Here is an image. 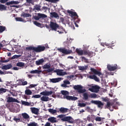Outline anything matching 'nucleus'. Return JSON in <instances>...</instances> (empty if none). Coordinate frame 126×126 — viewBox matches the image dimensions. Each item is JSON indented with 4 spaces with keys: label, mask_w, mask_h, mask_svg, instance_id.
<instances>
[{
    "label": "nucleus",
    "mask_w": 126,
    "mask_h": 126,
    "mask_svg": "<svg viewBox=\"0 0 126 126\" xmlns=\"http://www.w3.org/2000/svg\"><path fill=\"white\" fill-rule=\"evenodd\" d=\"M57 119H59L57 120V118L54 117H50L48 119V121L51 123V124H54L55 123H58V121H61L62 122H67L69 124H73L74 123V120L71 116H65V115L61 114L57 116Z\"/></svg>",
    "instance_id": "1"
},
{
    "label": "nucleus",
    "mask_w": 126,
    "mask_h": 126,
    "mask_svg": "<svg viewBox=\"0 0 126 126\" xmlns=\"http://www.w3.org/2000/svg\"><path fill=\"white\" fill-rule=\"evenodd\" d=\"M46 49V47L42 45H38L37 47L30 46L26 47V51H33L35 53H41L44 52Z\"/></svg>",
    "instance_id": "2"
},
{
    "label": "nucleus",
    "mask_w": 126,
    "mask_h": 126,
    "mask_svg": "<svg viewBox=\"0 0 126 126\" xmlns=\"http://www.w3.org/2000/svg\"><path fill=\"white\" fill-rule=\"evenodd\" d=\"M61 93L63 95H64L63 98V99H66L67 100L70 101H76L78 99L77 97L72 96L70 95H67L68 92L66 91H62Z\"/></svg>",
    "instance_id": "3"
},
{
    "label": "nucleus",
    "mask_w": 126,
    "mask_h": 126,
    "mask_svg": "<svg viewBox=\"0 0 126 126\" xmlns=\"http://www.w3.org/2000/svg\"><path fill=\"white\" fill-rule=\"evenodd\" d=\"M49 26L50 27V29L52 31H57L58 29L60 28V25L57 23V22H54L51 21L50 24L49 25Z\"/></svg>",
    "instance_id": "4"
},
{
    "label": "nucleus",
    "mask_w": 126,
    "mask_h": 126,
    "mask_svg": "<svg viewBox=\"0 0 126 126\" xmlns=\"http://www.w3.org/2000/svg\"><path fill=\"white\" fill-rule=\"evenodd\" d=\"M105 108H106L107 109H109L110 111L113 112V111H114V109H115L116 110L118 109V106H117V105H116L115 106L114 105H113V104H112V103L108 101L107 102Z\"/></svg>",
    "instance_id": "5"
},
{
    "label": "nucleus",
    "mask_w": 126,
    "mask_h": 126,
    "mask_svg": "<svg viewBox=\"0 0 126 126\" xmlns=\"http://www.w3.org/2000/svg\"><path fill=\"white\" fill-rule=\"evenodd\" d=\"M47 15L45 14H42L40 13H37V16H33V18L35 20H40V19H44L46 18Z\"/></svg>",
    "instance_id": "6"
},
{
    "label": "nucleus",
    "mask_w": 126,
    "mask_h": 126,
    "mask_svg": "<svg viewBox=\"0 0 126 126\" xmlns=\"http://www.w3.org/2000/svg\"><path fill=\"white\" fill-rule=\"evenodd\" d=\"M58 51L64 55H70V54L72 53V51H71V50H67V49H65V48H59Z\"/></svg>",
    "instance_id": "7"
},
{
    "label": "nucleus",
    "mask_w": 126,
    "mask_h": 126,
    "mask_svg": "<svg viewBox=\"0 0 126 126\" xmlns=\"http://www.w3.org/2000/svg\"><path fill=\"white\" fill-rule=\"evenodd\" d=\"M92 104H94L95 105H97L98 108H102L104 106V104L100 100H93L91 101Z\"/></svg>",
    "instance_id": "8"
},
{
    "label": "nucleus",
    "mask_w": 126,
    "mask_h": 126,
    "mask_svg": "<svg viewBox=\"0 0 126 126\" xmlns=\"http://www.w3.org/2000/svg\"><path fill=\"white\" fill-rule=\"evenodd\" d=\"M74 89L75 90H77L78 93H84L86 90L82 89L81 86L77 85L74 87Z\"/></svg>",
    "instance_id": "9"
},
{
    "label": "nucleus",
    "mask_w": 126,
    "mask_h": 126,
    "mask_svg": "<svg viewBox=\"0 0 126 126\" xmlns=\"http://www.w3.org/2000/svg\"><path fill=\"white\" fill-rule=\"evenodd\" d=\"M63 69H57L55 70V72L57 73V75H60V76H63V75H66L67 74L66 72H63Z\"/></svg>",
    "instance_id": "10"
},
{
    "label": "nucleus",
    "mask_w": 126,
    "mask_h": 126,
    "mask_svg": "<svg viewBox=\"0 0 126 126\" xmlns=\"http://www.w3.org/2000/svg\"><path fill=\"white\" fill-rule=\"evenodd\" d=\"M7 103H13L15 102H16V103H19V101L17 100V99L10 96L7 98Z\"/></svg>",
    "instance_id": "11"
},
{
    "label": "nucleus",
    "mask_w": 126,
    "mask_h": 126,
    "mask_svg": "<svg viewBox=\"0 0 126 126\" xmlns=\"http://www.w3.org/2000/svg\"><path fill=\"white\" fill-rule=\"evenodd\" d=\"M107 69L109 71H114V70L118 69V65L117 64H115L114 66L107 65Z\"/></svg>",
    "instance_id": "12"
},
{
    "label": "nucleus",
    "mask_w": 126,
    "mask_h": 126,
    "mask_svg": "<svg viewBox=\"0 0 126 126\" xmlns=\"http://www.w3.org/2000/svg\"><path fill=\"white\" fill-rule=\"evenodd\" d=\"M99 89H100V88L97 86H93L91 88L89 89L90 91H91V92H94L95 93H97V92H99Z\"/></svg>",
    "instance_id": "13"
},
{
    "label": "nucleus",
    "mask_w": 126,
    "mask_h": 126,
    "mask_svg": "<svg viewBox=\"0 0 126 126\" xmlns=\"http://www.w3.org/2000/svg\"><path fill=\"white\" fill-rule=\"evenodd\" d=\"M67 111H68V109L64 107L58 109V113H60L61 114H65V113H67Z\"/></svg>",
    "instance_id": "14"
},
{
    "label": "nucleus",
    "mask_w": 126,
    "mask_h": 126,
    "mask_svg": "<svg viewBox=\"0 0 126 126\" xmlns=\"http://www.w3.org/2000/svg\"><path fill=\"white\" fill-rule=\"evenodd\" d=\"M50 17L51 18H56L57 19H59L60 18V16L59 14L56 12H52L50 13Z\"/></svg>",
    "instance_id": "15"
},
{
    "label": "nucleus",
    "mask_w": 126,
    "mask_h": 126,
    "mask_svg": "<svg viewBox=\"0 0 126 126\" xmlns=\"http://www.w3.org/2000/svg\"><path fill=\"white\" fill-rule=\"evenodd\" d=\"M31 110L32 114H34V115H39V109L36 107H32L31 108Z\"/></svg>",
    "instance_id": "16"
},
{
    "label": "nucleus",
    "mask_w": 126,
    "mask_h": 126,
    "mask_svg": "<svg viewBox=\"0 0 126 126\" xmlns=\"http://www.w3.org/2000/svg\"><path fill=\"white\" fill-rule=\"evenodd\" d=\"M91 71L94 73V74H95L96 75H98V76H101V75H102V73L101 72L96 70L95 69H94L93 68H91Z\"/></svg>",
    "instance_id": "17"
},
{
    "label": "nucleus",
    "mask_w": 126,
    "mask_h": 126,
    "mask_svg": "<svg viewBox=\"0 0 126 126\" xmlns=\"http://www.w3.org/2000/svg\"><path fill=\"white\" fill-rule=\"evenodd\" d=\"M11 67H12V65L10 63L7 65H3L1 67V69L4 70H7V69H10Z\"/></svg>",
    "instance_id": "18"
},
{
    "label": "nucleus",
    "mask_w": 126,
    "mask_h": 126,
    "mask_svg": "<svg viewBox=\"0 0 126 126\" xmlns=\"http://www.w3.org/2000/svg\"><path fill=\"white\" fill-rule=\"evenodd\" d=\"M61 80H62V78L50 79V82H52V83L60 82Z\"/></svg>",
    "instance_id": "19"
},
{
    "label": "nucleus",
    "mask_w": 126,
    "mask_h": 126,
    "mask_svg": "<svg viewBox=\"0 0 126 126\" xmlns=\"http://www.w3.org/2000/svg\"><path fill=\"white\" fill-rule=\"evenodd\" d=\"M44 62L45 60H44V59L42 58L35 61V63L36 65H41V64H43V63H44Z\"/></svg>",
    "instance_id": "20"
},
{
    "label": "nucleus",
    "mask_w": 126,
    "mask_h": 126,
    "mask_svg": "<svg viewBox=\"0 0 126 126\" xmlns=\"http://www.w3.org/2000/svg\"><path fill=\"white\" fill-rule=\"evenodd\" d=\"M67 12L68 13H69L70 14H71V16L72 17H74V16H76V17L77 18V19H78V15H77V13H76V12H73L70 10H68Z\"/></svg>",
    "instance_id": "21"
},
{
    "label": "nucleus",
    "mask_w": 126,
    "mask_h": 126,
    "mask_svg": "<svg viewBox=\"0 0 126 126\" xmlns=\"http://www.w3.org/2000/svg\"><path fill=\"white\" fill-rule=\"evenodd\" d=\"M89 78H90V79H94V80H95L96 82H99V81H100L99 78L95 75H90Z\"/></svg>",
    "instance_id": "22"
},
{
    "label": "nucleus",
    "mask_w": 126,
    "mask_h": 126,
    "mask_svg": "<svg viewBox=\"0 0 126 126\" xmlns=\"http://www.w3.org/2000/svg\"><path fill=\"white\" fill-rule=\"evenodd\" d=\"M19 2L18 1H11L9 2H7L6 4V5H10V4H18Z\"/></svg>",
    "instance_id": "23"
},
{
    "label": "nucleus",
    "mask_w": 126,
    "mask_h": 126,
    "mask_svg": "<svg viewBox=\"0 0 126 126\" xmlns=\"http://www.w3.org/2000/svg\"><path fill=\"white\" fill-rule=\"evenodd\" d=\"M76 52L78 54V56H83V50L77 48L76 49Z\"/></svg>",
    "instance_id": "24"
},
{
    "label": "nucleus",
    "mask_w": 126,
    "mask_h": 126,
    "mask_svg": "<svg viewBox=\"0 0 126 126\" xmlns=\"http://www.w3.org/2000/svg\"><path fill=\"white\" fill-rule=\"evenodd\" d=\"M21 16L22 17H24V18H25V17H31L30 14L26 13H22V14L21 15Z\"/></svg>",
    "instance_id": "25"
},
{
    "label": "nucleus",
    "mask_w": 126,
    "mask_h": 126,
    "mask_svg": "<svg viewBox=\"0 0 126 126\" xmlns=\"http://www.w3.org/2000/svg\"><path fill=\"white\" fill-rule=\"evenodd\" d=\"M83 100H88V98H89V96L88 95V93H84L83 94Z\"/></svg>",
    "instance_id": "26"
},
{
    "label": "nucleus",
    "mask_w": 126,
    "mask_h": 126,
    "mask_svg": "<svg viewBox=\"0 0 126 126\" xmlns=\"http://www.w3.org/2000/svg\"><path fill=\"white\" fill-rule=\"evenodd\" d=\"M22 116L23 118L24 119H25L26 120H27V119H29V118H30L29 115L26 113H22Z\"/></svg>",
    "instance_id": "27"
},
{
    "label": "nucleus",
    "mask_w": 126,
    "mask_h": 126,
    "mask_svg": "<svg viewBox=\"0 0 126 126\" xmlns=\"http://www.w3.org/2000/svg\"><path fill=\"white\" fill-rule=\"evenodd\" d=\"M6 9V6L0 4V10L1 11H3Z\"/></svg>",
    "instance_id": "28"
},
{
    "label": "nucleus",
    "mask_w": 126,
    "mask_h": 126,
    "mask_svg": "<svg viewBox=\"0 0 126 126\" xmlns=\"http://www.w3.org/2000/svg\"><path fill=\"white\" fill-rule=\"evenodd\" d=\"M88 67V66H79L78 68L79 70H85L87 69V68Z\"/></svg>",
    "instance_id": "29"
},
{
    "label": "nucleus",
    "mask_w": 126,
    "mask_h": 126,
    "mask_svg": "<svg viewBox=\"0 0 126 126\" xmlns=\"http://www.w3.org/2000/svg\"><path fill=\"white\" fill-rule=\"evenodd\" d=\"M25 65V64L23 62H19L16 64V66H19V67H23Z\"/></svg>",
    "instance_id": "30"
},
{
    "label": "nucleus",
    "mask_w": 126,
    "mask_h": 126,
    "mask_svg": "<svg viewBox=\"0 0 126 126\" xmlns=\"http://www.w3.org/2000/svg\"><path fill=\"white\" fill-rule=\"evenodd\" d=\"M51 68V64L50 63L45 64L43 66V69H47L48 68Z\"/></svg>",
    "instance_id": "31"
},
{
    "label": "nucleus",
    "mask_w": 126,
    "mask_h": 126,
    "mask_svg": "<svg viewBox=\"0 0 126 126\" xmlns=\"http://www.w3.org/2000/svg\"><path fill=\"white\" fill-rule=\"evenodd\" d=\"M42 71L39 70H32L30 72L31 73L34 74V73H37V74H40L41 73Z\"/></svg>",
    "instance_id": "32"
},
{
    "label": "nucleus",
    "mask_w": 126,
    "mask_h": 126,
    "mask_svg": "<svg viewBox=\"0 0 126 126\" xmlns=\"http://www.w3.org/2000/svg\"><path fill=\"white\" fill-rule=\"evenodd\" d=\"M26 95H32V91L29 89L26 90L25 91Z\"/></svg>",
    "instance_id": "33"
},
{
    "label": "nucleus",
    "mask_w": 126,
    "mask_h": 126,
    "mask_svg": "<svg viewBox=\"0 0 126 126\" xmlns=\"http://www.w3.org/2000/svg\"><path fill=\"white\" fill-rule=\"evenodd\" d=\"M6 30V27L2 26H0V33H2L4 31Z\"/></svg>",
    "instance_id": "34"
},
{
    "label": "nucleus",
    "mask_w": 126,
    "mask_h": 126,
    "mask_svg": "<svg viewBox=\"0 0 126 126\" xmlns=\"http://www.w3.org/2000/svg\"><path fill=\"white\" fill-rule=\"evenodd\" d=\"M33 24L35 25L36 26H37V27H42V24L38 23V22L34 21H33Z\"/></svg>",
    "instance_id": "35"
},
{
    "label": "nucleus",
    "mask_w": 126,
    "mask_h": 126,
    "mask_svg": "<svg viewBox=\"0 0 126 126\" xmlns=\"http://www.w3.org/2000/svg\"><path fill=\"white\" fill-rule=\"evenodd\" d=\"M41 101H43V102H47L49 101V97L46 96H42L41 97Z\"/></svg>",
    "instance_id": "36"
},
{
    "label": "nucleus",
    "mask_w": 126,
    "mask_h": 126,
    "mask_svg": "<svg viewBox=\"0 0 126 126\" xmlns=\"http://www.w3.org/2000/svg\"><path fill=\"white\" fill-rule=\"evenodd\" d=\"M34 9L35 10H39L40 11L41 10V6H40L38 4H36L34 6Z\"/></svg>",
    "instance_id": "37"
},
{
    "label": "nucleus",
    "mask_w": 126,
    "mask_h": 126,
    "mask_svg": "<svg viewBox=\"0 0 126 126\" xmlns=\"http://www.w3.org/2000/svg\"><path fill=\"white\" fill-rule=\"evenodd\" d=\"M22 105H24L25 106H30V103L27 101L22 100Z\"/></svg>",
    "instance_id": "38"
},
{
    "label": "nucleus",
    "mask_w": 126,
    "mask_h": 126,
    "mask_svg": "<svg viewBox=\"0 0 126 126\" xmlns=\"http://www.w3.org/2000/svg\"><path fill=\"white\" fill-rule=\"evenodd\" d=\"M15 20L16 21H19L20 22H23L24 21L23 19L21 17H16L15 18Z\"/></svg>",
    "instance_id": "39"
},
{
    "label": "nucleus",
    "mask_w": 126,
    "mask_h": 126,
    "mask_svg": "<svg viewBox=\"0 0 126 126\" xmlns=\"http://www.w3.org/2000/svg\"><path fill=\"white\" fill-rule=\"evenodd\" d=\"M95 121H96V122H101L102 121V118L97 116L95 118Z\"/></svg>",
    "instance_id": "40"
},
{
    "label": "nucleus",
    "mask_w": 126,
    "mask_h": 126,
    "mask_svg": "<svg viewBox=\"0 0 126 126\" xmlns=\"http://www.w3.org/2000/svg\"><path fill=\"white\" fill-rule=\"evenodd\" d=\"M78 106L81 108H83V107H85V106H86V104L84 103H79Z\"/></svg>",
    "instance_id": "41"
},
{
    "label": "nucleus",
    "mask_w": 126,
    "mask_h": 126,
    "mask_svg": "<svg viewBox=\"0 0 126 126\" xmlns=\"http://www.w3.org/2000/svg\"><path fill=\"white\" fill-rule=\"evenodd\" d=\"M45 71L46 72H52V71H54V68H47V69Z\"/></svg>",
    "instance_id": "42"
},
{
    "label": "nucleus",
    "mask_w": 126,
    "mask_h": 126,
    "mask_svg": "<svg viewBox=\"0 0 126 126\" xmlns=\"http://www.w3.org/2000/svg\"><path fill=\"white\" fill-rule=\"evenodd\" d=\"M9 92L10 94L12 95V96H16V95H15V91H14V90H12L11 91H10Z\"/></svg>",
    "instance_id": "43"
},
{
    "label": "nucleus",
    "mask_w": 126,
    "mask_h": 126,
    "mask_svg": "<svg viewBox=\"0 0 126 126\" xmlns=\"http://www.w3.org/2000/svg\"><path fill=\"white\" fill-rule=\"evenodd\" d=\"M6 92V89L4 88L0 89V93H5Z\"/></svg>",
    "instance_id": "44"
},
{
    "label": "nucleus",
    "mask_w": 126,
    "mask_h": 126,
    "mask_svg": "<svg viewBox=\"0 0 126 126\" xmlns=\"http://www.w3.org/2000/svg\"><path fill=\"white\" fill-rule=\"evenodd\" d=\"M28 126H37V123L32 122L28 124Z\"/></svg>",
    "instance_id": "45"
},
{
    "label": "nucleus",
    "mask_w": 126,
    "mask_h": 126,
    "mask_svg": "<svg viewBox=\"0 0 126 126\" xmlns=\"http://www.w3.org/2000/svg\"><path fill=\"white\" fill-rule=\"evenodd\" d=\"M46 1H48L49 2H57V1H59V0H45Z\"/></svg>",
    "instance_id": "46"
},
{
    "label": "nucleus",
    "mask_w": 126,
    "mask_h": 126,
    "mask_svg": "<svg viewBox=\"0 0 126 126\" xmlns=\"http://www.w3.org/2000/svg\"><path fill=\"white\" fill-rule=\"evenodd\" d=\"M101 99L103 102H107V103L109 102V99H108L107 97H102Z\"/></svg>",
    "instance_id": "47"
},
{
    "label": "nucleus",
    "mask_w": 126,
    "mask_h": 126,
    "mask_svg": "<svg viewBox=\"0 0 126 126\" xmlns=\"http://www.w3.org/2000/svg\"><path fill=\"white\" fill-rule=\"evenodd\" d=\"M26 2H27V3H31L32 4H33V3H34V0H26Z\"/></svg>",
    "instance_id": "48"
},
{
    "label": "nucleus",
    "mask_w": 126,
    "mask_h": 126,
    "mask_svg": "<svg viewBox=\"0 0 126 126\" xmlns=\"http://www.w3.org/2000/svg\"><path fill=\"white\" fill-rule=\"evenodd\" d=\"M91 98H97V94H91Z\"/></svg>",
    "instance_id": "49"
},
{
    "label": "nucleus",
    "mask_w": 126,
    "mask_h": 126,
    "mask_svg": "<svg viewBox=\"0 0 126 126\" xmlns=\"http://www.w3.org/2000/svg\"><path fill=\"white\" fill-rule=\"evenodd\" d=\"M88 56H89V57H92V56H93V52L88 51Z\"/></svg>",
    "instance_id": "50"
},
{
    "label": "nucleus",
    "mask_w": 126,
    "mask_h": 126,
    "mask_svg": "<svg viewBox=\"0 0 126 126\" xmlns=\"http://www.w3.org/2000/svg\"><path fill=\"white\" fill-rule=\"evenodd\" d=\"M23 81V80H21V82H22V85H23V86H24L25 85H27V81H25L24 82H22Z\"/></svg>",
    "instance_id": "51"
},
{
    "label": "nucleus",
    "mask_w": 126,
    "mask_h": 126,
    "mask_svg": "<svg viewBox=\"0 0 126 126\" xmlns=\"http://www.w3.org/2000/svg\"><path fill=\"white\" fill-rule=\"evenodd\" d=\"M17 58H19V55H15L12 57L10 60H14V59H17Z\"/></svg>",
    "instance_id": "52"
},
{
    "label": "nucleus",
    "mask_w": 126,
    "mask_h": 126,
    "mask_svg": "<svg viewBox=\"0 0 126 126\" xmlns=\"http://www.w3.org/2000/svg\"><path fill=\"white\" fill-rule=\"evenodd\" d=\"M81 59L83 61H85V63H88V59H87V58H85V57H82Z\"/></svg>",
    "instance_id": "53"
},
{
    "label": "nucleus",
    "mask_w": 126,
    "mask_h": 126,
    "mask_svg": "<svg viewBox=\"0 0 126 126\" xmlns=\"http://www.w3.org/2000/svg\"><path fill=\"white\" fill-rule=\"evenodd\" d=\"M47 96H50L53 94V91H50V92H46Z\"/></svg>",
    "instance_id": "54"
},
{
    "label": "nucleus",
    "mask_w": 126,
    "mask_h": 126,
    "mask_svg": "<svg viewBox=\"0 0 126 126\" xmlns=\"http://www.w3.org/2000/svg\"><path fill=\"white\" fill-rule=\"evenodd\" d=\"M41 95L40 94H35L32 96V98H40Z\"/></svg>",
    "instance_id": "55"
},
{
    "label": "nucleus",
    "mask_w": 126,
    "mask_h": 126,
    "mask_svg": "<svg viewBox=\"0 0 126 126\" xmlns=\"http://www.w3.org/2000/svg\"><path fill=\"white\" fill-rule=\"evenodd\" d=\"M101 46H102L103 47H104V45H105V46H107L108 47V46H110V45H111V44H108V43H107L105 42V43H101Z\"/></svg>",
    "instance_id": "56"
},
{
    "label": "nucleus",
    "mask_w": 126,
    "mask_h": 126,
    "mask_svg": "<svg viewBox=\"0 0 126 126\" xmlns=\"http://www.w3.org/2000/svg\"><path fill=\"white\" fill-rule=\"evenodd\" d=\"M40 95H43V96H47V91L42 92L40 93Z\"/></svg>",
    "instance_id": "57"
},
{
    "label": "nucleus",
    "mask_w": 126,
    "mask_h": 126,
    "mask_svg": "<svg viewBox=\"0 0 126 126\" xmlns=\"http://www.w3.org/2000/svg\"><path fill=\"white\" fill-rule=\"evenodd\" d=\"M63 83L66 84V85H67V84H70V82L68 80H64L63 81Z\"/></svg>",
    "instance_id": "58"
},
{
    "label": "nucleus",
    "mask_w": 126,
    "mask_h": 126,
    "mask_svg": "<svg viewBox=\"0 0 126 126\" xmlns=\"http://www.w3.org/2000/svg\"><path fill=\"white\" fill-rule=\"evenodd\" d=\"M10 61V59L6 60H1V63H8Z\"/></svg>",
    "instance_id": "59"
},
{
    "label": "nucleus",
    "mask_w": 126,
    "mask_h": 126,
    "mask_svg": "<svg viewBox=\"0 0 126 126\" xmlns=\"http://www.w3.org/2000/svg\"><path fill=\"white\" fill-rule=\"evenodd\" d=\"M37 86V85L31 84L30 86H29V88H34V87Z\"/></svg>",
    "instance_id": "60"
},
{
    "label": "nucleus",
    "mask_w": 126,
    "mask_h": 126,
    "mask_svg": "<svg viewBox=\"0 0 126 126\" xmlns=\"http://www.w3.org/2000/svg\"><path fill=\"white\" fill-rule=\"evenodd\" d=\"M83 55L86 56L88 55V50H84L83 51Z\"/></svg>",
    "instance_id": "61"
},
{
    "label": "nucleus",
    "mask_w": 126,
    "mask_h": 126,
    "mask_svg": "<svg viewBox=\"0 0 126 126\" xmlns=\"http://www.w3.org/2000/svg\"><path fill=\"white\" fill-rule=\"evenodd\" d=\"M8 0H0V2H1V3H5Z\"/></svg>",
    "instance_id": "62"
},
{
    "label": "nucleus",
    "mask_w": 126,
    "mask_h": 126,
    "mask_svg": "<svg viewBox=\"0 0 126 126\" xmlns=\"http://www.w3.org/2000/svg\"><path fill=\"white\" fill-rule=\"evenodd\" d=\"M56 113H58V109L57 110H53L52 114L54 115V114H56Z\"/></svg>",
    "instance_id": "63"
},
{
    "label": "nucleus",
    "mask_w": 126,
    "mask_h": 126,
    "mask_svg": "<svg viewBox=\"0 0 126 126\" xmlns=\"http://www.w3.org/2000/svg\"><path fill=\"white\" fill-rule=\"evenodd\" d=\"M14 121H15V122H20V118H14Z\"/></svg>",
    "instance_id": "64"
}]
</instances>
